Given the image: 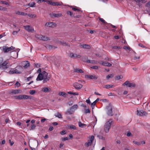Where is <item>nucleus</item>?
<instances>
[{
    "instance_id": "64",
    "label": "nucleus",
    "mask_w": 150,
    "mask_h": 150,
    "mask_svg": "<svg viewBox=\"0 0 150 150\" xmlns=\"http://www.w3.org/2000/svg\"><path fill=\"white\" fill-rule=\"evenodd\" d=\"M116 79L117 80H119L121 79V76H116Z\"/></svg>"
},
{
    "instance_id": "55",
    "label": "nucleus",
    "mask_w": 150,
    "mask_h": 150,
    "mask_svg": "<svg viewBox=\"0 0 150 150\" xmlns=\"http://www.w3.org/2000/svg\"><path fill=\"white\" fill-rule=\"evenodd\" d=\"M66 131L64 130H63L60 132V134L62 135H63L64 134H66Z\"/></svg>"
},
{
    "instance_id": "24",
    "label": "nucleus",
    "mask_w": 150,
    "mask_h": 150,
    "mask_svg": "<svg viewBox=\"0 0 150 150\" xmlns=\"http://www.w3.org/2000/svg\"><path fill=\"white\" fill-rule=\"evenodd\" d=\"M21 91H22L21 90L19 89L14 90L12 91L11 93L14 94H18L20 93H21Z\"/></svg>"
},
{
    "instance_id": "31",
    "label": "nucleus",
    "mask_w": 150,
    "mask_h": 150,
    "mask_svg": "<svg viewBox=\"0 0 150 150\" xmlns=\"http://www.w3.org/2000/svg\"><path fill=\"white\" fill-rule=\"evenodd\" d=\"M78 107V106L77 104L74 105L73 106L71 107L70 108L73 110H75Z\"/></svg>"
},
{
    "instance_id": "50",
    "label": "nucleus",
    "mask_w": 150,
    "mask_h": 150,
    "mask_svg": "<svg viewBox=\"0 0 150 150\" xmlns=\"http://www.w3.org/2000/svg\"><path fill=\"white\" fill-rule=\"evenodd\" d=\"M62 140L63 141L67 140L68 139V137H66L62 138Z\"/></svg>"
},
{
    "instance_id": "1",
    "label": "nucleus",
    "mask_w": 150,
    "mask_h": 150,
    "mask_svg": "<svg viewBox=\"0 0 150 150\" xmlns=\"http://www.w3.org/2000/svg\"><path fill=\"white\" fill-rule=\"evenodd\" d=\"M41 69H39L37 71V72L40 73L37 78V81H41L43 80V83L47 82L50 79V77L48 76V73L45 71L41 72Z\"/></svg>"
},
{
    "instance_id": "7",
    "label": "nucleus",
    "mask_w": 150,
    "mask_h": 150,
    "mask_svg": "<svg viewBox=\"0 0 150 150\" xmlns=\"http://www.w3.org/2000/svg\"><path fill=\"white\" fill-rule=\"evenodd\" d=\"M46 2L48 4L52 6H61L63 4L62 3H59L53 1L52 0H46Z\"/></svg>"
},
{
    "instance_id": "3",
    "label": "nucleus",
    "mask_w": 150,
    "mask_h": 150,
    "mask_svg": "<svg viewBox=\"0 0 150 150\" xmlns=\"http://www.w3.org/2000/svg\"><path fill=\"white\" fill-rule=\"evenodd\" d=\"M3 60L2 58H0V68L7 69L9 66V65H8V62L6 61H5L3 63H2Z\"/></svg>"
},
{
    "instance_id": "52",
    "label": "nucleus",
    "mask_w": 150,
    "mask_h": 150,
    "mask_svg": "<svg viewBox=\"0 0 150 150\" xmlns=\"http://www.w3.org/2000/svg\"><path fill=\"white\" fill-rule=\"evenodd\" d=\"M91 68L94 69H97L98 68V67L97 66H94L91 67Z\"/></svg>"
},
{
    "instance_id": "39",
    "label": "nucleus",
    "mask_w": 150,
    "mask_h": 150,
    "mask_svg": "<svg viewBox=\"0 0 150 150\" xmlns=\"http://www.w3.org/2000/svg\"><path fill=\"white\" fill-rule=\"evenodd\" d=\"M14 97L16 99H18L19 100H21V95L15 96H14Z\"/></svg>"
},
{
    "instance_id": "56",
    "label": "nucleus",
    "mask_w": 150,
    "mask_h": 150,
    "mask_svg": "<svg viewBox=\"0 0 150 150\" xmlns=\"http://www.w3.org/2000/svg\"><path fill=\"white\" fill-rule=\"evenodd\" d=\"M88 31L90 32V33L91 34H93V33L94 32L95 33H96V31L95 30H87Z\"/></svg>"
},
{
    "instance_id": "16",
    "label": "nucleus",
    "mask_w": 150,
    "mask_h": 150,
    "mask_svg": "<svg viewBox=\"0 0 150 150\" xmlns=\"http://www.w3.org/2000/svg\"><path fill=\"white\" fill-rule=\"evenodd\" d=\"M85 78L86 79H96L97 77L95 75H85Z\"/></svg>"
},
{
    "instance_id": "6",
    "label": "nucleus",
    "mask_w": 150,
    "mask_h": 150,
    "mask_svg": "<svg viewBox=\"0 0 150 150\" xmlns=\"http://www.w3.org/2000/svg\"><path fill=\"white\" fill-rule=\"evenodd\" d=\"M36 37L40 40L44 41H47L50 40L49 37L42 35H37L36 36Z\"/></svg>"
},
{
    "instance_id": "41",
    "label": "nucleus",
    "mask_w": 150,
    "mask_h": 150,
    "mask_svg": "<svg viewBox=\"0 0 150 150\" xmlns=\"http://www.w3.org/2000/svg\"><path fill=\"white\" fill-rule=\"evenodd\" d=\"M20 30L19 29H18V30L17 31H14L13 32L12 34L13 35H16L17 33L19 32L20 31Z\"/></svg>"
},
{
    "instance_id": "26",
    "label": "nucleus",
    "mask_w": 150,
    "mask_h": 150,
    "mask_svg": "<svg viewBox=\"0 0 150 150\" xmlns=\"http://www.w3.org/2000/svg\"><path fill=\"white\" fill-rule=\"evenodd\" d=\"M133 142L135 144L138 145H140L142 144V142H143V144H144L145 143V142L144 141H141L140 142H138L137 141H134Z\"/></svg>"
},
{
    "instance_id": "40",
    "label": "nucleus",
    "mask_w": 150,
    "mask_h": 150,
    "mask_svg": "<svg viewBox=\"0 0 150 150\" xmlns=\"http://www.w3.org/2000/svg\"><path fill=\"white\" fill-rule=\"evenodd\" d=\"M35 1L38 3H42L45 2H46L47 0H35Z\"/></svg>"
},
{
    "instance_id": "63",
    "label": "nucleus",
    "mask_w": 150,
    "mask_h": 150,
    "mask_svg": "<svg viewBox=\"0 0 150 150\" xmlns=\"http://www.w3.org/2000/svg\"><path fill=\"white\" fill-rule=\"evenodd\" d=\"M61 44L63 45H67V44L64 42H60Z\"/></svg>"
},
{
    "instance_id": "5",
    "label": "nucleus",
    "mask_w": 150,
    "mask_h": 150,
    "mask_svg": "<svg viewBox=\"0 0 150 150\" xmlns=\"http://www.w3.org/2000/svg\"><path fill=\"white\" fill-rule=\"evenodd\" d=\"M112 108V105L110 104H109L106 107L107 113L109 116H112L113 115Z\"/></svg>"
},
{
    "instance_id": "28",
    "label": "nucleus",
    "mask_w": 150,
    "mask_h": 150,
    "mask_svg": "<svg viewBox=\"0 0 150 150\" xmlns=\"http://www.w3.org/2000/svg\"><path fill=\"white\" fill-rule=\"evenodd\" d=\"M78 124L79 126L83 128L85 126H86V124L82 123L81 122H79Z\"/></svg>"
},
{
    "instance_id": "49",
    "label": "nucleus",
    "mask_w": 150,
    "mask_h": 150,
    "mask_svg": "<svg viewBox=\"0 0 150 150\" xmlns=\"http://www.w3.org/2000/svg\"><path fill=\"white\" fill-rule=\"evenodd\" d=\"M35 126L34 124H33L31 126V129H32V130L34 129H35Z\"/></svg>"
},
{
    "instance_id": "36",
    "label": "nucleus",
    "mask_w": 150,
    "mask_h": 150,
    "mask_svg": "<svg viewBox=\"0 0 150 150\" xmlns=\"http://www.w3.org/2000/svg\"><path fill=\"white\" fill-rule=\"evenodd\" d=\"M114 76V75L113 74H110L106 76V79H109L110 78H112Z\"/></svg>"
},
{
    "instance_id": "60",
    "label": "nucleus",
    "mask_w": 150,
    "mask_h": 150,
    "mask_svg": "<svg viewBox=\"0 0 150 150\" xmlns=\"http://www.w3.org/2000/svg\"><path fill=\"white\" fill-rule=\"evenodd\" d=\"M149 6H150V1H149L146 4V7H149Z\"/></svg>"
},
{
    "instance_id": "8",
    "label": "nucleus",
    "mask_w": 150,
    "mask_h": 150,
    "mask_svg": "<svg viewBox=\"0 0 150 150\" xmlns=\"http://www.w3.org/2000/svg\"><path fill=\"white\" fill-rule=\"evenodd\" d=\"M123 86H127L129 87H135V84L133 83H130L128 81H126L123 84Z\"/></svg>"
},
{
    "instance_id": "38",
    "label": "nucleus",
    "mask_w": 150,
    "mask_h": 150,
    "mask_svg": "<svg viewBox=\"0 0 150 150\" xmlns=\"http://www.w3.org/2000/svg\"><path fill=\"white\" fill-rule=\"evenodd\" d=\"M49 90V89L47 87H44L42 89V91L45 92H48Z\"/></svg>"
},
{
    "instance_id": "34",
    "label": "nucleus",
    "mask_w": 150,
    "mask_h": 150,
    "mask_svg": "<svg viewBox=\"0 0 150 150\" xmlns=\"http://www.w3.org/2000/svg\"><path fill=\"white\" fill-rule=\"evenodd\" d=\"M35 2H31L28 5L30 6V7H35Z\"/></svg>"
},
{
    "instance_id": "42",
    "label": "nucleus",
    "mask_w": 150,
    "mask_h": 150,
    "mask_svg": "<svg viewBox=\"0 0 150 150\" xmlns=\"http://www.w3.org/2000/svg\"><path fill=\"white\" fill-rule=\"evenodd\" d=\"M85 113L86 114L90 113V111L89 108L85 109Z\"/></svg>"
},
{
    "instance_id": "4",
    "label": "nucleus",
    "mask_w": 150,
    "mask_h": 150,
    "mask_svg": "<svg viewBox=\"0 0 150 150\" xmlns=\"http://www.w3.org/2000/svg\"><path fill=\"white\" fill-rule=\"evenodd\" d=\"M112 122V120H109L105 124L104 127V130L106 133L108 132Z\"/></svg>"
},
{
    "instance_id": "61",
    "label": "nucleus",
    "mask_w": 150,
    "mask_h": 150,
    "mask_svg": "<svg viewBox=\"0 0 150 150\" xmlns=\"http://www.w3.org/2000/svg\"><path fill=\"white\" fill-rule=\"evenodd\" d=\"M47 120L46 118H44L41 120V122H44L45 121Z\"/></svg>"
},
{
    "instance_id": "59",
    "label": "nucleus",
    "mask_w": 150,
    "mask_h": 150,
    "mask_svg": "<svg viewBox=\"0 0 150 150\" xmlns=\"http://www.w3.org/2000/svg\"><path fill=\"white\" fill-rule=\"evenodd\" d=\"M86 102L88 103V104H90L91 103V101L90 100L89 98H88V99L86 100Z\"/></svg>"
},
{
    "instance_id": "30",
    "label": "nucleus",
    "mask_w": 150,
    "mask_h": 150,
    "mask_svg": "<svg viewBox=\"0 0 150 150\" xmlns=\"http://www.w3.org/2000/svg\"><path fill=\"white\" fill-rule=\"evenodd\" d=\"M28 16L30 17H31L33 18H35L36 17V15L35 14H31L30 13H29L27 14Z\"/></svg>"
},
{
    "instance_id": "58",
    "label": "nucleus",
    "mask_w": 150,
    "mask_h": 150,
    "mask_svg": "<svg viewBox=\"0 0 150 150\" xmlns=\"http://www.w3.org/2000/svg\"><path fill=\"white\" fill-rule=\"evenodd\" d=\"M73 104L72 101H70L68 103V104L69 106Z\"/></svg>"
},
{
    "instance_id": "45",
    "label": "nucleus",
    "mask_w": 150,
    "mask_h": 150,
    "mask_svg": "<svg viewBox=\"0 0 150 150\" xmlns=\"http://www.w3.org/2000/svg\"><path fill=\"white\" fill-rule=\"evenodd\" d=\"M0 2L2 4H4L5 5H8V3L6 1H0Z\"/></svg>"
},
{
    "instance_id": "29",
    "label": "nucleus",
    "mask_w": 150,
    "mask_h": 150,
    "mask_svg": "<svg viewBox=\"0 0 150 150\" xmlns=\"http://www.w3.org/2000/svg\"><path fill=\"white\" fill-rule=\"evenodd\" d=\"M59 95L60 96H62L64 97H66L67 96V94L63 92H60L59 93Z\"/></svg>"
},
{
    "instance_id": "10",
    "label": "nucleus",
    "mask_w": 150,
    "mask_h": 150,
    "mask_svg": "<svg viewBox=\"0 0 150 150\" xmlns=\"http://www.w3.org/2000/svg\"><path fill=\"white\" fill-rule=\"evenodd\" d=\"M137 114L139 116H146L147 115V113L143 110H137Z\"/></svg>"
},
{
    "instance_id": "18",
    "label": "nucleus",
    "mask_w": 150,
    "mask_h": 150,
    "mask_svg": "<svg viewBox=\"0 0 150 150\" xmlns=\"http://www.w3.org/2000/svg\"><path fill=\"white\" fill-rule=\"evenodd\" d=\"M22 64L23 67L25 68H26L30 66V63L28 61L24 62Z\"/></svg>"
},
{
    "instance_id": "57",
    "label": "nucleus",
    "mask_w": 150,
    "mask_h": 150,
    "mask_svg": "<svg viewBox=\"0 0 150 150\" xmlns=\"http://www.w3.org/2000/svg\"><path fill=\"white\" fill-rule=\"evenodd\" d=\"M91 63L92 64H97V61H96L95 60H91Z\"/></svg>"
},
{
    "instance_id": "27",
    "label": "nucleus",
    "mask_w": 150,
    "mask_h": 150,
    "mask_svg": "<svg viewBox=\"0 0 150 150\" xmlns=\"http://www.w3.org/2000/svg\"><path fill=\"white\" fill-rule=\"evenodd\" d=\"M137 3H139L141 2L142 3H145L147 1L146 0H134Z\"/></svg>"
},
{
    "instance_id": "62",
    "label": "nucleus",
    "mask_w": 150,
    "mask_h": 150,
    "mask_svg": "<svg viewBox=\"0 0 150 150\" xmlns=\"http://www.w3.org/2000/svg\"><path fill=\"white\" fill-rule=\"evenodd\" d=\"M9 141L10 143V145L11 146H12L13 145V144H14V142H13V141H11L10 139L9 140Z\"/></svg>"
},
{
    "instance_id": "9",
    "label": "nucleus",
    "mask_w": 150,
    "mask_h": 150,
    "mask_svg": "<svg viewBox=\"0 0 150 150\" xmlns=\"http://www.w3.org/2000/svg\"><path fill=\"white\" fill-rule=\"evenodd\" d=\"M23 27L28 32H32L34 31L33 28L31 25H27L24 26Z\"/></svg>"
},
{
    "instance_id": "22",
    "label": "nucleus",
    "mask_w": 150,
    "mask_h": 150,
    "mask_svg": "<svg viewBox=\"0 0 150 150\" xmlns=\"http://www.w3.org/2000/svg\"><path fill=\"white\" fill-rule=\"evenodd\" d=\"M16 14L19 15H22L23 16H26L27 15V13H25L23 12L18 11L16 13Z\"/></svg>"
},
{
    "instance_id": "53",
    "label": "nucleus",
    "mask_w": 150,
    "mask_h": 150,
    "mask_svg": "<svg viewBox=\"0 0 150 150\" xmlns=\"http://www.w3.org/2000/svg\"><path fill=\"white\" fill-rule=\"evenodd\" d=\"M15 85L18 87L20 86L21 84L20 83L18 82H17L15 84Z\"/></svg>"
},
{
    "instance_id": "13",
    "label": "nucleus",
    "mask_w": 150,
    "mask_h": 150,
    "mask_svg": "<svg viewBox=\"0 0 150 150\" xmlns=\"http://www.w3.org/2000/svg\"><path fill=\"white\" fill-rule=\"evenodd\" d=\"M69 56L71 58H80L81 57V56L80 55L74 54L72 53H70Z\"/></svg>"
},
{
    "instance_id": "43",
    "label": "nucleus",
    "mask_w": 150,
    "mask_h": 150,
    "mask_svg": "<svg viewBox=\"0 0 150 150\" xmlns=\"http://www.w3.org/2000/svg\"><path fill=\"white\" fill-rule=\"evenodd\" d=\"M70 128L71 129H76V128L75 126L73 125H71L69 126Z\"/></svg>"
},
{
    "instance_id": "46",
    "label": "nucleus",
    "mask_w": 150,
    "mask_h": 150,
    "mask_svg": "<svg viewBox=\"0 0 150 150\" xmlns=\"http://www.w3.org/2000/svg\"><path fill=\"white\" fill-rule=\"evenodd\" d=\"M114 49H121L122 47L120 46H114L112 47Z\"/></svg>"
},
{
    "instance_id": "14",
    "label": "nucleus",
    "mask_w": 150,
    "mask_h": 150,
    "mask_svg": "<svg viewBox=\"0 0 150 150\" xmlns=\"http://www.w3.org/2000/svg\"><path fill=\"white\" fill-rule=\"evenodd\" d=\"M94 138V136H91L90 138V140H89L88 142L85 144V145H86V146H88L91 145L92 142Z\"/></svg>"
},
{
    "instance_id": "11",
    "label": "nucleus",
    "mask_w": 150,
    "mask_h": 150,
    "mask_svg": "<svg viewBox=\"0 0 150 150\" xmlns=\"http://www.w3.org/2000/svg\"><path fill=\"white\" fill-rule=\"evenodd\" d=\"M3 49L4 51L5 52H6L13 50L14 49V47L13 46H11L10 47H8L5 46L3 47Z\"/></svg>"
},
{
    "instance_id": "15",
    "label": "nucleus",
    "mask_w": 150,
    "mask_h": 150,
    "mask_svg": "<svg viewBox=\"0 0 150 150\" xmlns=\"http://www.w3.org/2000/svg\"><path fill=\"white\" fill-rule=\"evenodd\" d=\"M45 25L50 27H54L56 26V24L53 22H49L46 23Z\"/></svg>"
},
{
    "instance_id": "20",
    "label": "nucleus",
    "mask_w": 150,
    "mask_h": 150,
    "mask_svg": "<svg viewBox=\"0 0 150 150\" xmlns=\"http://www.w3.org/2000/svg\"><path fill=\"white\" fill-rule=\"evenodd\" d=\"M74 112V110H73L70 108L67 110L65 113L67 115H71L73 114Z\"/></svg>"
},
{
    "instance_id": "32",
    "label": "nucleus",
    "mask_w": 150,
    "mask_h": 150,
    "mask_svg": "<svg viewBox=\"0 0 150 150\" xmlns=\"http://www.w3.org/2000/svg\"><path fill=\"white\" fill-rule=\"evenodd\" d=\"M114 85H106L104 86V87L106 88H111L113 87Z\"/></svg>"
},
{
    "instance_id": "17",
    "label": "nucleus",
    "mask_w": 150,
    "mask_h": 150,
    "mask_svg": "<svg viewBox=\"0 0 150 150\" xmlns=\"http://www.w3.org/2000/svg\"><path fill=\"white\" fill-rule=\"evenodd\" d=\"M50 15L51 17H59L62 16V13H52L50 14Z\"/></svg>"
},
{
    "instance_id": "35",
    "label": "nucleus",
    "mask_w": 150,
    "mask_h": 150,
    "mask_svg": "<svg viewBox=\"0 0 150 150\" xmlns=\"http://www.w3.org/2000/svg\"><path fill=\"white\" fill-rule=\"evenodd\" d=\"M68 93L70 94H73L74 95H79V93H78L76 92H71V91H69L68 92Z\"/></svg>"
},
{
    "instance_id": "19",
    "label": "nucleus",
    "mask_w": 150,
    "mask_h": 150,
    "mask_svg": "<svg viewBox=\"0 0 150 150\" xmlns=\"http://www.w3.org/2000/svg\"><path fill=\"white\" fill-rule=\"evenodd\" d=\"M31 98L30 96L27 95H21V100H27L30 99Z\"/></svg>"
},
{
    "instance_id": "12",
    "label": "nucleus",
    "mask_w": 150,
    "mask_h": 150,
    "mask_svg": "<svg viewBox=\"0 0 150 150\" xmlns=\"http://www.w3.org/2000/svg\"><path fill=\"white\" fill-rule=\"evenodd\" d=\"M74 87L77 90H79L81 89L83 86L82 85L78 83H75L73 84Z\"/></svg>"
},
{
    "instance_id": "51",
    "label": "nucleus",
    "mask_w": 150,
    "mask_h": 150,
    "mask_svg": "<svg viewBox=\"0 0 150 150\" xmlns=\"http://www.w3.org/2000/svg\"><path fill=\"white\" fill-rule=\"evenodd\" d=\"M99 20L103 23H107L102 18H100Z\"/></svg>"
},
{
    "instance_id": "44",
    "label": "nucleus",
    "mask_w": 150,
    "mask_h": 150,
    "mask_svg": "<svg viewBox=\"0 0 150 150\" xmlns=\"http://www.w3.org/2000/svg\"><path fill=\"white\" fill-rule=\"evenodd\" d=\"M127 136L128 137H130V136H132V135L131 133L129 131H128L127 132Z\"/></svg>"
},
{
    "instance_id": "23",
    "label": "nucleus",
    "mask_w": 150,
    "mask_h": 150,
    "mask_svg": "<svg viewBox=\"0 0 150 150\" xmlns=\"http://www.w3.org/2000/svg\"><path fill=\"white\" fill-rule=\"evenodd\" d=\"M74 72L77 73H83V71L81 69H74Z\"/></svg>"
},
{
    "instance_id": "37",
    "label": "nucleus",
    "mask_w": 150,
    "mask_h": 150,
    "mask_svg": "<svg viewBox=\"0 0 150 150\" xmlns=\"http://www.w3.org/2000/svg\"><path fill=\"white\" fill-rule=\"evenodd\" d=\"M67 13L68 15H69L71 17H73L74 16L73 13L70 11H67Z\"/></svg>"
},
{
    "instance_id": "25",
    "label": "nucleus",
    "mask_w": 150,
    "mask_h": 150,
    "mask_svg": "<svg viewBox=\"0 0 150 150\" xmlns=\"http://www.w3.org/2000/svg\"><path fill=\"white\" fill-rule=\"evenodd\" d=\"M81 46H82L83 48H84L89 49L91 48L89 45L86 44H83V45H81Z\"/></svg>"
},
{
    "instance_id": "2",
    "label": "nucleus",
    "mask_w": 150,
    "mask_h": 150,
    "mask_svg": "<svg viewBox=\"0 0 150 150\" xmlns=\"http://www.w3.org/2000/svg\"><path fill=\"white\" fill-rule=\"evenodd\" d=\"M23 68L21 67H17L16 69H11L9 71V73L10 74H21L23 71Z\"/></svg>"
},
{
    "instance_id": "48",
    "label": "nucleus",
    "mask_w": 150,
    "mask_h": 150,
    "mask_svg": "<svg viewBox=\"0 0 150 150\" xmlns=\"http://www.w3.org/2000/svg\"><path fill=\"white\" fill-rule=\"evenodd\" d=\"M35 90H30V93L31 95H33L35 94Z\"/></svg>"
},
{
    "instance_id": "21",
    "label": "nucleus",
    "mask_w": 150,
    "mask_h": 150,
    "mask_svg": "<svg viewBox=\"0 0 150 150\" xmlns=\"http://www.w3.org/2000/svg\"><path fill=\"white\" fill-rule=\"evenodd\" d=\"M101 64L103 66L109 67L112 66L111 64L106 62H101Z\"/></svg>"
},
{
    "instance_id": "33",
    "label": "nucleus",
    "mask_w": 150,
    "mask_h": 150,
    "mask_svg": "<svg viewBox=\"0 0 150 150\" xmlns=\"http://www.w3.org/2000/svg\"><path fill=\"white\" fill-rule=\"evenodd\" d=\"M55 115L56 117H58L59 118H62V117L61 114L59 112H58L57 115Z\"/></svg>"
},
{
    "instance_id": "54",
    "label": "nucleus",
    "mask_w": 150,
    "mask_h": 150,
    "mask_svg": "<svg viewBox=\"0 0 150 150\" xmlns=\"http://www.w3.org/2000/svg\"><path fill=\"white\" fill-rule=\"evenodd\" d=\"M0 10L1 11H5L6 8L2 6H0Z\"/></svg>"
},
{
    "instance_id": "47",
    "label": "nucleus",
    "mask_w": 150,
    "mask_h": 150,
    "mask_svg": "<svg viewBox=\"0 0 150 150\" xmlns=\"http://www.w3.org/2000/svg\"><path fill=\"white\" fill-rule=\"evenodd\" d=\"M95 102H93V103L91 104V106L92 109H93L95 105H96Z\"/></svg>"
}]
</instances>
